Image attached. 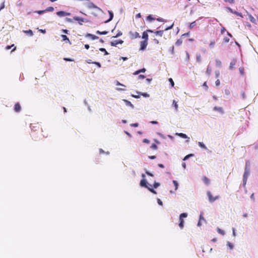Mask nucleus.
Here are the masks:
<instances>
[{
    "label": "nucleus",
    "instance_id": "nucleus-1",
    "mask_svg": "<svg viewBox=\"0 0 258 258\" xmlns=\"http://www.w3.org/2000/svg\"><path fill=\"white\" fill-rule=\"evenodd\" d=\"M31 128L32 131L31 136L32 137L33 139L36 141L37 140V139L36 138L35 132L37 131H41V132L43 133V134H42V136L44 138H47L48 136L47 128L46 127H44V128L43 129L40 124H39L38 123L31 124Z\"/></svg>",
    "mask_w": 258,
    "mask_h": 258
},
{
    "label": "nucleus",
    "instance_id": "nucleus-2",
    "mask_svg": "<svg viewBox=\"0 0 258 258\" xmlns=\"http://www.w3.org/2000/svg\"><path fill=\"white\" fill-rule=\"evenodd\" d=\"M207 195L208 197L209 201L211 203H213L216 200L219 199V196H215V197H213L212 193L210 191H207Z\"/></svg>",
    "mask_w": 258,
    "mask_h": 258
},
{
    "label": "nucleus",
    "instance_id": "nucleus-3",
    "mask_svg": "<svg viewBox=\"0 0 258 258\" xmlns=\"http://www.w3.org/2000/svg\"><path fill=\"white\" fill-rule=\"evenodd\" d=\"M129 34H130V38L132 39H136V38L140 37V35L139 33L137 32L131 31V32H130Z\"/></svg>",
    "mask_w": 258,
    "mask_h": 258
},
{
    "label": "nucleus",
    "instance_id": "nucleus-4",
    "mask_svg": "<svg viewBox=\"0 0 258 258\" xmlns=\"http://www.w3.org/2000/svg\"><path fill=\"white\" fill-rule=\"evenodd\" d=\"M148 32L153 33L154 32V31L151 30H147L143 33L142 38L144 39V40H146L147 41H148V34L147 33Z\"/></svg>",
    "mask_w": 258,
    "mask_h": 258
},
{
    "label": "nucleus",
    "instance_id": "nucleus-5",
    "mask_svg": "<svg viewBox=\"0 0 258 258\" xmlns=\"http://www.w3.org/2000/svg\"><path fill=\"white\" fill-rule=\"evenodd\" d=\"M140 49L141 50H144L146 49L147 45H148V41L146 40H143L140 42Z\"/></svg>",
    "mask_w": 258,
    "mask_h": 258
},
{
    "label": "nucleus",
    "instance_id": "nucleus-6",
    "mask_svg": "<svg viewBox=\"0 0 258 258\" xmlns=\"http://www.w3.org/2000/svg\"><path fill=\"white\" fill-rule=\"evenodd\" d=\"M74 20L78 21V23L80 25H82L83 22H84L85 20L84 18L79 17L75 16L73 18Z\"/></svg>",
    "mask_w": 258,
    "mask_h": 258
},
{
    "label": "nucleus",
    "instance_id": "nucleus-7",
    "mask_svg": "<svg viewBox=\"0 0 258 258\" xmlns=\"http://www.w3.org/2000/svg\"><path fill=\"white\" fill-rule=\"evenodd\" d=\"M123 41L122 40H116L110 42V45L112 46H116L117 44L123 43Z\"/></svg>",
    "mask_w": 258,
    "mask_h": 258
},
{
    "label": "nucleus",
    "instance_id": "nucleus-8",
    "mask_svg": "<svg viewBox=\"0 0 258 258\" xmlns=\"http://www.w3.org/2000/svg\"><path fill=\"white\" fill-rule=\"evenodd\" d=\"M56 14L59 17H64V16H66L71 15V13L66 12L64 11H58L56 13Z\"/></svg>",
    "mask_w": 258,
    "mask_h": 258
},
{
    "label": "nucleus",
    "instance_id": "nucleus-9",
    "mask_svg": "<svg viewBox=\"0 0 258 258\" xmlns=\"http://www.w3.org/2000/svg\"><path fill=\"white\" fill-rule=\"evenodd\" d=\"M140 184L141 186L145 187L146 188H148L149 186L147 181L145 179H143L141 180Z\"/></svg>",
    "mask_w": 258,
    "mask_h": 258
},
{
    "label": "nucleus",
    "instance_id": "nucleus-10",
    "mask_svg": "<svg viewBox=\"0 0 258 258\" xmlns=\"http://www.w3.org/2000/svg\"><path fill=\"white\" fill-rule=\"evenodd\" d=\"M88 8L89 9H97L99 11H101V10L97 6H96V5H95L92 2H90L88 4Z\"/></svg>",
    "mask_w": 258,
    "mask_h": 258
},
{
    "label": "nucleus",
    "instance_id": "nucleus-11",
    "mask_svg": "<svg viewBox=\"0 0 258 258\" xmlns=\"http://www.w3.org/2000/svg\"><path fill=\"white\" fill-rule=\"evenodd\" d=\"M21 110V106L19 103H17L15 104L14 110L16 112H19Z\"/></svg>",
    "mask_w": 258,
    "mask_h": 258
},
{
    "label": "nucleus",
    "instance_id": "nucleus-12",
    "mask_svg": "<svg viewBox=\"0 0 258 258\" xmlns=\"http://www.w3.org/2000/svg\"><path fill=\"white\" fill-rule=\"evenodd\" d=\"M86 36L90 37L92 40L98 39L99 38L98 36L90 33H87Z\"/></svg>",
    "mask_w": 258,
    "mask_h": 258
},
{
    "label": "nucleus",
    "instance_id": "nucleus-13",
    "mask_svg": "<svg viewBox=\"0 0 258 258\" xmlns=\"http://www.w3.org/2000/svg\"><path fill=\"white\" fill-rule=\"evenodd\" d=\"M236 59H233L230 63L229 69H230V70L233 69L234 68L235 66L236 65Z\"/></svg>",
    "mask_w": 258,
    "mask_h": 258
},
{
    "label": "nucleus",
    "instance_id": "nucleus-14",
    "mask_svg": "<svg viewBox=\"0 0 258 258\" xmlns=\"http://www.w3.org/2000/svg\"><path fill=\"white\" fill-rule=\"evenodd\" d=\"M115 84H116V86H122L123 87V88H117V90H118V91H124V90H125V86L123 85V84H121L118 81H116Z\"/></svg>",
    "mask_w": 258,
    "mask_h": 258
},
{
    "label": "nucleus",
    "instance_id": "nucleus-15",
    "mask_svg": "<svg viewBox=\"0 0 258 258\" xmlns=\"http://www.w3.org/2000/svg\"><path fill=\"white\" fill-rule=\"evenodd\" d=\"M203 181L206 185H209L210 183V180L206 176H203Z\"/></svg>",
    "mask_w": 258,
    "mask_h": 258
},
{
    "label": "nucleus",
    "instance_id": "nucleus-16",
    "mask_svg": "<svg viewBox=\"0 0 258 258\" xmlns=\"http://www.w3.org/2000/svg\"><path fill=\"white\" fill-rule=\"evenodd\" d=\"M213 110L214 111H219L220 112V113H223V108L221 107H217V106H215L213 108Z\"/></svg>",
    "mask_w": 258,
    "mask_h": 258
},
{
    "label": "nucleus",
    "instance_id": "nucleus-17",
    "mask_svg": "<svg viewBox=\"0 0 258 258\" xmlns=\"http://www.w3.org/2000/svg\"><path fill=\"white\" fill-rule=\"evenodd\" d=\"M61 38L62 39V41H66L69 42L70 44H71L69 38L66 35H61Z\"/></svg>",
    "mask_w": 258,
    "mask_h": 258
},
{
    "label": "nucleus",
    "instance_id": "nucleus-18",
    "mask_svg": "<svg viewBox=\"0 0 258 258\" xmlns=\"http://www.w3.org/2000/svg\"><path fill=\"white\" fill-rule=\"evenodd\" d=\"M108 13H109V16H110L109 19L108 20L105 21V23H107V22L110 21L111 20H112V19H113V14L111 11H109Z\"/></svg>",
    "mask_w": 258,
    "mask_h": 258
},
{
    "label": "nucleus",
    "instance_id": "nucleus-19",
    "mask_svg": "<svg viewBox=\"0 0 258 258\" xmlns=\"http://www.w3.org/2000/svg\"><path fill=\"white\" fill-rule=\"evenodd\" d=\"M145 71H146V69L145 68H143V69H142L138 71H136L135 73H134L133 74L134 75H138L139 74H140V73H144Z\"/></svg>",
    "mask_w": 258,
    "mask_h": 258
},
{
    "label": "nucleus",
    "instance_id": "nucleus-20",
    "mask_svg": "<svg viewBox=\"0 0 258 258\" xmlns=\"http://www.w3.org/2000/svg\"><path fill=\"white\" fill-rule=\"evenodd\" d=\"M164 30H159L154 32V33L158 36L160 37L162 36L163 34Z\"/></svg>",
    "mask_w": 258,
    "mask_h": 258
},
{
    "label": "nucleus",
    "instance_id": "nucleus-21",
    "mask_svg": "<svg viewBox=\"0 0 258 258\" xmlns=\"http://www.w3.org/2000/svg\"><path fill=\"white\" fill-rule=\"evenodd\" d=\"M175 135L183 139L187 138V136L183 133H176Z\"/></svg>",
    "mask_w": 258,
    "mask_h": 258
},
{
    "label": "nucleus",
    "instance_id": "nucleus-22",
    "mask_svg": "<svg viewBox=\"0 0 258 258\" xmlns=\"http://www.w3.org/2000/svg\"><path fill=\"white\" fill-rule=\"evenodd\" d=\"M179 226L181 229H182L184 227V220L183 219L179 218Z\"/></svg>",
    "mask_w": 258,
    "mask_h": 258
},
{
    "label": "nucleus",
    "instance_id": "nucleus-23",
    "mask_svg": "<svg viewBox=\"0 0 258 258\" xmlns=\"http://www.w3.org/2000/svg\"><path fill=\"white\" fill-rule=\"evenodd\" d=\"M123 101L125 103L126 105L130 106L132 107V108H134V105L132 104V103L130 101H128L127 100H125V99L123 100Z\"/></svg>",
    "mask_w": 258,
    "mask_h": 258
},
{
    "label": "nucleus",
    "instance_id": "nucleus-24",
    "mask_svg": "<svg viewBox=\"0 0 258 258\" xmlns=\"http://www.w3.org/2000/svg\"><path fill=\"white\" fill-rule=\"evenodd\" d=\"M249 174L248 170L245 168V172L243 175V178L244 179H247V176Z\"/></svg>",
    "mask_w": 258,
    "mask_h": 258
},
{
    "label": "nucleus",
    "instance_id": "nucleus-25",
    "mask_svg": "<svg viewBox=\"0 0 258 258\" xmlns=\"http://www.w3.org/2000/svg\"><path fill=\"white\" fill-rule=\"evenodd\" d=\"M173 106L174 107L175 109V110L176 111H177L178 110V104L177 103V102L175 101V100H173V103H172Z\"/></svg>",
    "mask_w": 258,
    "mask_h": 258
},
{
    "label": "nucleus",
    "instance_id": "nucleus-26",
    "mask_svg": "<svg viewBox=\"0 0 258 258\" xmlns=\"http://www.w3.org/2000/svg\"><path fill=\"white\" fill-rule=\"evenodd\" d=\"M108 33V31H100L99 30L96 31V34H100V35H106Z\"/></svg>",
    "mask_w": 258,
    "mask_h": 258
},
{
    "label": "nucleus",
    "instance_id": "nucleus-27",
    "mask_svg": "<svg viewBox=\"0 0 258 258\" xmlns=\"http://www.w3.org/2000/svg\"><path fill=\"white\" fill-rule=\"evenodd\" d=\"M146 19L148 21H151L153 20H155L156 19L155 18L153 17L152 15H150L147 17Z\"/></svg>",
    "mask_w": 258,
    "mask_h": 258
},
{
    "label": "nucleus",
    "instance_id": "nucleus-28",
    "mask_svg": "<svg viewBox=\"0 0 258 258\" xmlns=\"http://www.w3.org/2000/svg\"><path fill=\"white\" fill-rule=\"evenodd\" d=\"M182 43V40L181 39H178L175 42L176 46H180Z\"/></svg>",
    "mask_w": 258,
    "mask_h": 258
},
{
    "label": "nucleus",
    "instance_id": "nucleus-29",
    "mask_svg": "<svg viewBox=\"0 0 258 258\" xmlns=\"http://www.w3.org/2000/svg\"><path fill=\"white\" fill-rule=\"evenodd\" d=\"M196 25V22L194 21L192 23H190L188 27L190 29H192Z\"/></svg>",
    "mask_w": 258,
    "mask_h": 258
},
{
    "label": "nucleus",
    "instance_id": "nucleus-30",
    "mask_svg": "<svg viewBox=\"0 0 258 258\" xmlns=\"http://www.w3.org/2000/svg\"><path fill=\"white\" fill-rule=\"evenodd\" d=\"M215 45V41L214 40H213L212 41H211L210 44H209V47L211 48H213Z\"/></svg>",
    "mask_w": 258,
    "mask_h": 258
},
{
    "label": "nucleus",
    "instance_id": "nucleus-31",
    "mask_svg": "<svg viewBox=\"0 0 258 258\" xmlns=\"http://www.w3.org/2000/svg\"><path fill=\"white\" fill-rule=\"evenodd\" d=\"M211 72H212V69L210 67H208L207 69V70H206V73L210 76L211 74Z\"/></svg>",
    "mask_w": 258,
    "mask_h": 258
},
{
    "label": "nucleus",
    "instance_id": "nucleus-32",
    "mask_svg": "<svg viewBox=\"0 0 258 258\" xmlns=\"http://www.w3.org/2000/svg\"><path fill=\"white\" fill-rule=\"evenodd\" d=\"M187 216V214L186 213H183L180 215L179 218L183 219V218H186Z\"/></svg>",
    "mask_w": 258,
    "mask_h": 258
},
{
    "label": "nucleus",
    "instance_id": "nucleus-33",
    "mask_svg": "<svg viewBox=\"0 0 258 258\" xmlns=\"http://www.w3.org/2000/svg\"><path fill=\"white\" fill-rule=\"evenodd\" d=\"M196 59L198 62H201V55L200 54H197Z\"/></svg>",
    "mask_w": 258,
    "mask_h": 258
},
{
    "label": "nucleus",
    "instance_id": "nucleus-34",
    "mask_svg": "<svg viewBox=\"0 0 258 258\" xmlns=\"http://www.w3.org/2000/svg\"><path fill=\"white\" fill-rule=\"evenodd\" d=\"M24 32L30 36H32L33 35V33L31 30H29L27 31H25Z\"/></svg>",
    "mask_w": 258,
    "mask_h": 258
},
{
    "label": "nucleus",
    "instance_id": "nucleus-35",
    "mask_svg": "<svg viewBox=\"0 0 258 258\" xmlns=\"http://www.w3.org/2000/svg\"><path fill=\"white\" fill-rule=\"evenodd\" d=\"M173 183L175 186V190H177V189L178 188V183L177 181L176 180H173Z\"/></svg>",
    "mask_w": 258,
    "mask_h": 258
},
{
    "label": "nucleus",
    "instance_id": "nucleus-36",
    "mask_svg": "<svg viewBox=\"0 0 258 258\" xmlns=\"http://www.w3.org/2000/svg\"><path fill=\"white\" fill-rule=\"evenodd\" d=\"M147 189L154 194H157L156 191L153 188H151L150 186H149L148 188H147Z\"/></svg>",
    "mask_w": 258,
    "mask_h": 258
},
{
    "label": "nucleus",
    "instance_id": "nucleus-37",
    "mask_svg": "<svg viewBox=\"0 0 258 258\" xmlns=\"http://www.w3.org/2000/svg\"><path fill=\"white\" fill-rule=\"evenodd\" d=\"M216 64L217 66L220 67L221 66L222 62H221V61L220 60L216 59Z\"/></svg>",
    "mask_w": 258,
    "mask_h": 258
},
{
    "label": "nucleus",
    "instance_id": "nucleus-38",
    "mask_svg": "<svg viewBox=\"0 0 258 258\" xmlns=\"http://www.w3.org/2000/svg\"><path fill=\"white\" fill-rule=\"evenodd\" d=\"M99 50L102 51V52H104V55H105L108 54V53L107 52V51L104 48H100L99 49Z\"/></svg>",
    "mask_w": 258,
    "mask_h": 258
},
{
    "label": "nucleus",
    "instance_id": "nucleus-39",
    "mask_svg": "<svg viewBox=\"0 0 258 258\" xmlns=\"http://www.w3.org/2000/svg\"><path fill=\"white\" fill-rule=\"evenodd\" d=\"M194 156V154H188L186 156H185L183 159V160H187L190 157H192Z\"/></svg>",
    "mask_w": 258,
    "mask_h": 258
},
{
    "label": "nucleus",
    "instance_id": "nucleus-40",
    "mask_svg": "<svg viewBox=\"0 0 258 258\" xmlns=\"http://www.w3.org/2000/svg\"><path fill=\"white\" fill-rule=\"evenodd\" d=\"M151 148H152V149L153 150H157L158 149V147H157V146L155 144H153L151 146Z\"/></svg>",
    "mask_w": 258,
    "mask_h": 258
},
{
    "label": "nucleus",
    "instance_id": "nucleus-41",
    "mask_svg": "<svg viewBox=\"0 0 258 258\" xmlns=\"http://www.w3.org/2000/svg\"><path fill=\"white\" fill-rule=\"evenodd\" d=\"M217 231H218V232L219 233L221 234V235H224L225 234V232L223 230H221L220 228H218Z\"/></svg>",
    "mask_w": 258,
    "mask_h": 258
},
{
    "label": "nucleus",
    "instance_id": "nucleus-42",
    "mask_svg": "<svg viewBox=\"0 0 258 258\" xmlns=\"http://www.w3.org/2000/svg\"><path fill=\"white\" fill-rule=\"evenodd\" d=\"M200 147H201L202 148L206 149V147L205 145L202 143V142H199L198 143Z\"/></svg>",
    "mask_w": 258,
    "mask_h": 258
},
{
    "label": "nucleus",
    "instance_id": "nucleus-43",
    "mask_svg": "<svg viewBox=\"0 0 258 258\" xmlns=\"http://www.w3.org/2000/svg\"><path fill=\"white\" fill-rule=\"evenodd\" d=\"M160 185V183L158 182H154V183L153 185V187L155 188H157Z\"/></svg>",
    "mask_w": 258,
    "mask_h": 258
},
{
    "label": "nucleus",
    "instance_id": "nucleus-44",
    "mask_svg": "<svg viewBox=\"0 0 258 258\" xmlns=\"http://www.w3.org/2000/svg\"><path fill=\"white\" fill-rule=\"evenodd\" d=\"M230 39L228 37H225L223 39V42L225 43H228L229 42Z\"/></svg>",
    "mask_w": 258,
    "mask_h": 258
},
{
    "label": "nucleus",
    "instance_id": "nucleus-45",
    "mask_svg": "<svg viewBox=\"0 0 258 258\" xmlns=\"http://www.w3.org/2000/svg\"><path fill=\"white\" fill-rule=\"evenodd\" d=\"M169 81L170 83L171 86L173 87L174 86V83L173 80H172V78H169Z\"/></svg>",
    "mask_w": 258,
    "mask_h": 258
},
{
    "label": "nucleus",
    "instance_id": "nucleus-46",
    "mask_svg": "<svg viewBox=\"0 0 258 258\" xmlns=\"http://www.w3.org/2000/svg\"><path fill=\"white\" fill-rule=\"evenodd\" d=\"M122 32H121L120 31L118 32V33L115 35V36H113L112 37L113 38H117V37H118L119 36L122 35Z\"/></svg>",
    "mask_w": 258,
    "mask_h": 258
},
{
    "label": "nucleus",
    "instance_id": "nucleus-47",
    "mask_svg": "<svg viewBox=\"0 0 258 258\" xmlns=\"http://www.w3.org/2000/svg\"><path fill=\"white\" fill-rule=\"evenodd\" d=\"M224 1L226 3H229L231 4H234L235 3V0H224Z\"/></svg>",
    "mask_w": 258,
    "mask_h": 258
},
{
    "label": "nucleus",
    "instance_id": "nucleus-48",
    "mask_svg": "<svg viewBox=\"0 0 258 258\" xmlns=\"http://www.w3.org/2000/svg\"><path fill=\"white\" fill-rule=\"evenodd\" d=\"M239 72L241 74V75H244V69L243 68H240L239 69Z\"/></svg>",
    "mask_w": 258,
    "mask_h": 258
},
{
    "label": "nucleus",
    "instance_id": "nucleus-49",
    "mask_svg": "<svg viewBox=\"0 0 258 258\" xmlns=\"http://www.w3.org/2000/svg\"><path fill=\"white\" fill-rule=\"evenodd\" d=\"M159 22H165L166 21L162 18H159L156 19Z\"/></svg>",
    "mask_w": 258,
    "mask_h": 258
},
{
    "label": "nucleus",
    "instance_id": "nucleus-50",
    "mask_svg": "<svg viewBox=\"0 0 258 258\" xmlns=\"http://www.w3.org/2000/svg\"><path fill=\"white\" fill-rule=\"evenodd\" d=\"M14 46V44H12V45L10 46V45H8L6 47H5V49L6 50H9L10 49V48H11L12 47Z\"/></svg>",
    "mask_w": 258,
    "mask_h": 258
},
{
    "label": "nucleus",
    "instance_id": "nucleus-51",
    "mask_svg": "<svg viewBox=\"0 0 258 258\" xmlns=\"http://www.w3.org/2000/svg\"><path fill=\"white\" fill-rule=\"evenodd\" d=\"M157 202H158V204L160 205V206H162L163 205V203L161 201L160 199H157Z\"/></svg>",
    "mask_w": 258,
    "mask_h": 258
},
{
    "label": "nucleus",
    "instance_id": "nucleus-52",
    "mask_svg": "<svg viewBox=\"0 0 258 258\" xmlns=\"http://www.w3.org/2000/svg\"><path fill=\"white\" fill-rule=\"evenodd\" d=\"M131 126L133 127H138L139 126V124L138 123H132L131 124Z\"/></svg>",
    "mask_w": 258,
    "mask_h": 258
},
{
    "label": "nucleus",
    "instance_id": "nucleus-53",
    "mask_svg": "<svg viewBox=\"0 0 258 258\" xmlns=\"http://www.w3.org/2000/svg\"><path fill=\"white\" fill-rule=\"evenodd\" d=\"M46 11H53V8L51 7H48L46 9Z\"/></svg>",
    "mask_w": 258,
    "mask_h": 258
},
{
    "label": "nucleus",
    "instance_id": "nucleus-54",
    "mask_svg": "<svg viewBox=\"0 0 258 258\" xmlns=\"http://www.w3.org/2000/svg\"><path fill=\"white\" fill-rule=\"evenodd\" d=\"M93 63L97 65L99 68L101 67V64L99 62L94 61Z\"/></svg>",
    "mask_w": 258,
    "mask_h": 258
},
{
    "label": "nucleus",
    "instance_id": "nucleus-55",
    "mask_svg": "<svg viewBox=\"0 0 258 258\" xmlns=\"http://www.w3.org/2000/svg\"><path fill=\"white\" fill-rule=\"evenodd\" d=\"M66 21L67 22H71V23L73 22V20L72 19L69 18H66Z\"/></svg>",
    "mask_w": 258,
    "mask_h": 258
},
{
    "label": "nucleus",
    "instance_id": "nucleus-56",
    "mask_svg": "<svg viewBox=\"0 0 258 258\" xmlns=\"http://www.w3.org/2000/svg\"><path fill=\"white\" fill-rule=\"evenodd\" d=\"M199 220L200 221H202V220H205V219L203 216V214H201L200 216V219H199Z\"/></svg>",
    "mask_w": 258,
    "mask_h": 258
},
{
    "label": "nucleus",
    "instance_id": "nucleus-57",
    "mask_svg": "<svg viewBox=\"0 0 258 258\" xmlns=\"http://www.w3.org/2000/svg\"><path fill=\"white\" fill-rule=\"evenodd\" d=\"M220 84V82L219 80H217L215 82V84L217 86H218Z\"/></svg>",
    "mask_w": 258,
    "mask_h": 258
},
{
    "label": "nucleus",
    "instance_id": "nucleus-58",
    "mask_svg": "<svg viewBox=\"0 0 258 258\" xmlns=\"http://www.w3.org/2000/svg\"><path fill=\"white\" fill-rule=\"evenodd\" d=\"M45 12V11H36V12L38 14H43L44 12Z\"/></svg>",
    "mask_w": 258,
    "mask_h": 258
},
{
    "label": "nucleus",
    "instance_id": "nucleus-59",
    "mask_svg": "<svg viewBox=\"0 0 258 258\" xmlns=\"http://www.w3.org/2000/svg\"><path fill=\"white\" fill-rule=\"evenodd\" d=\"M64 60H66V61H73V59H72L69 58H64Z\"/></svg>",
    "mask_w": 258,
    "mask_h": 258
},
{
    "label": "nucleus",
    "instance_id": "nucleus-60",
    "mask_svg": "<svg viewBox=\"0 0 258 258\" xmlns=\"http://www.w3.org/2000/svg\"><path fill=\"white\" fill-rule=\"evenodd\" d=\"M226 31V29L224 27H223L221 30V33L223 34Z\"/></svg>",
    "mask_w": 258,
    "mask_h": 258
},
{
    "label": "nucleus",
    "instance_id": "nucleus-61",
    "mask_svg": "<svg viewBox=\"0 0 258 258\" xmlns=\"http://www.w3.org/2000/svg\"><path fill=\"white\" fill-rule=\"evenodd\" d=\"M250 199L253 200V201H255V198H254V194H252L251 196H250Z\"/></svg>",
    "mask_w": 258,
    "mask_h": 258
},
{
    "label": "nucleus",
    "instance_id": "nucleus-62",
    "mask_svg": "<svg viewBox=\"0 0 258 258\" xmlns=\"http://www.w3.org/2000/svg\"><path fill=\"white\" fill-rule=\"evenodd\" d=\"M153 41H154V43H155V44H159V41H158V40H157V39L154 38V39H153Z\"/></svg>",
    "mask_w": 258,
    "mask_h": 258
},
{
    "label": "nucleus",
    "instance_id": "nucleus-63",
    "mask_svg": "<svg viewBox=\"0 0 258 258\" xmlns=\"http://www.w3.org/2000/svg\"><path fill=\"white\" fill-rule=\"evenodd\" d=\"M143 142L145 143H147V144H148V143H149V141L148 139H144L143 140Z\"/></svg>",
    "mask_w": 258,
    "mask_h": 258
},
{
    "label": "nucleus",
    "instance_id": "nucleus-64",
    "mask_svg": "<svg viewBox=\"0 0 258 258\" xmlns=\"http://www.w3.org/2000/svg\"><path fill=\"white\" fill-rule=\"evenodd\" d=\"M145 78V76H144V75H139V79H144Z\"/></svg>",
    "mask_w": 258,
    "mask_h": 258
}]
</instances>
